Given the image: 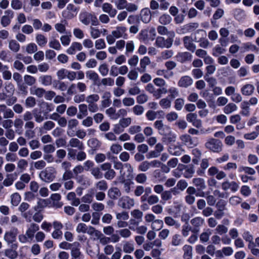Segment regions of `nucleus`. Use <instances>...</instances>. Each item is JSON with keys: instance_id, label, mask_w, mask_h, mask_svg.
Segmentation results:
<instances>
[{"instance_id": "nucleus-49", "label": "nucleus", "mask_w": 259, "mask_h": 259, "mask_svg": "<svg viewBox=\"0 0 259 259\" xmlns=\"http://www.w3.org/2000/svg\"><path fill=\"white\" fill-rule=\"evenodd\" d=\"M66 152L63 149H60L56 151V157L57 159L55 160V162L59 163L62 162V160L65 157Z\"/></svg>"}, {"instance_id": "nucleus-54", "label": "nucleus", "mask_w": 259, "mask_h": 259, "mask_svg": "<svg viewBox=\"0 0 259 259\" xmlns=\"http://www.w3.org/2000/svg\"><path fill=\"white\" fill-rule=\"evenodd\" d=\"M23 78L25 83L28 86L33 85L36 82V78L30 75H25Z\"/></svg>"}, {"instance_id": "nucleus-27", "label": "nucleus", "mask_w": 259, "mask_h": 259, "mask_svg": "<svg viewBox=\"0 0 259 259\" xmlns=\"http://www.w3.org/2000/svg\"><path fill=\"white\" fill-rule=\"evenodd\" d=\"M16 239V233L10 231L5 233L4 239L8 244H10L15 241Z\"/></svg>"}, {"instance_id": "nucleus-46", "label": "nucleus", "mask_w": 259, "mask_h": 259, "mask_svg": "<svg viewBox=\"0 0 259 259\" xmlns=\"http://www.w3.org/2000/svg\"><path fill=\"white\" fill-rule=\"evenodd\" d=\"M256 49V47L250 42L243 43L240 47L241 52L244 53L249 50L254 51Z\"/></svg>"}, {"instance_id": "nucleus-41", "label": "nucleus", "mask_w": 259, "mask_h": 259, "mask_svg": "<svg viewBox=\"0 0 259 259\" xmlns=\"http://www.w3.org/2000/svg\"><path fill=\"white\" fill-rule=\"evenodd\" d=\"M78 121L76 119H71L68 121V130L67 131V134L69 137L73 136V133H70V130H72L73 128L77 126Z\"/></svg>"}, {"instance_id": "nucleus-57", "label": "nucleus", "mask_w": 259, "mask_h": 259, "mask_svg": "<svg viewBox=\"0 0 259 259\" xmlns=\"http://www.w3.org/2000/svg\"><path fill=\"white\" fill-rule=\"evenodd\" d=\"M171 17L168 14H163L159 18V22L162 25H167L171 21Z\"/></svg>"}, {"instance_id": "nucleus-15", "label": "nucleus", "mask_w": 259, "mask_h": 259, "mask_svg": "<svg viewBox=\"0 0 259 259\" xmlns=\"http://www.w3.org/2000/svg\"><path fill=\"white\" fill-rule=\"evenodd\" d=\"M96 189L92 188L88 190V193L84 194L81 198V201L82 203L90 204L94 200Z\"/></svg>"}, {"instance_id": "nucleus-16", "label": "nucleus", "mask_w": 259, "mask_h": 259, "mask_svg": "<svg viewBox=\"0 0 259 259\" xmlns=\"http://www.w3.org/2000/svg\"><path fill=\"white\" fill-rule=\"evenodd\" d=\"M193 82V79L189 76L185 75L182 76L178 82L179 87L187 88L191 86Z\"/></svg>"}, {"instance_id": "nucleus-28", "label": "nucleus", "mask_w": 259, "mask_h": 259, "mask_svg": "<svg viewBox=\"0 0 259 259\" xmlns=\"http://www.w3.org/2000/svg\"><path fill=\"white\" fill-rule=\"evenodd\" d=\"M39 81L44 86H50L52 84L53 78L50 75H42L39 77Z\"/></svg>"}, {"instance_id": "nucleus-13", "label": "nucleus", "mask_w": 259, "mask_h": 259, "mask_svg": "<svg viewBox=\"0 0 259 259\" xmlns=\"http://www.w3.org/2000/svg\"><path fill=\"white\" fill-rule=\"evenodd\" d=\"M221 187L224 191L230 189L232 192H236L238 191L239 185L236 182L226 181L222 183Z\"/></svg>"}, {"instance_id": "nucleus-61", "label": "nucleus", "mask_w": 259, "mask_h": 259, "mask_svg": "<svg viewBox=\"0 0 259 259\" xmlns=\"http://www.w3.org/2000/svg\"><path fill=\"white\" fill-rule=\"evenodd\" d=\"M242 200V198L238 196H233L229 198V203L231 205L235 206L241 203Z\"/></svg>"}, {"instance_id": "nucleus-14", "label": "nucleus", "mask_w": 259, "mask_h": 259, "mask_svg": "<svg viewBox=\"0 0 259 259\" xmlns=\"http://www.w3.org/2000/svg\"><path fill=\"white\" fill-rule=\"evenodd\" d=\"M68 146L69 148H76L78 150H83L84 148L83 142L77 138H71L68 142Z\"/></svg>"}, {"instance_id": "nucleus-5", "label": "nucleus", "mask_w": 259, "mask_h": 259, "mask_svg": "<svg viewBox=\"0 0 259 259\" xmlns=\"http://www.w3.org/2000/svg\"><path fill=\"white\" fill-rule=\"evenodd\" d=\"M222 142L217 139L210 138L205 144V147L213 152H220L222 149Z\"/></svg>"}, {"instance_id": "nucleus-17", "label": "nucleus", "mask_w": 259, "mask_h": 259, "mask_svg": "<svg viewBox=\"0 0 259 259\" xmlns=\"http://www.w3.org/2000/svg\"><path fill=\"white\" fill-rule=\"evenodd\" d=\"M140 19L144 23H149L152 17V13L148 8H145L143 9L140 14Z\"/></svg>"}, {"instance_id": "nucleus-47", "label": "nucleus", "mask_w": 259, "mask_h": 259, "mask_svg": "<svg viewBox=\"0 0 259 259\" xmlns=\"http://www.w3.org/2000/svg\"><path fill=\"white\" fill-rule=\"evenodd\" d=\"M240 107L242 109L241 114L244 116L249 115V105L247 101H243L241 103Z\"/></svg>"}, {"instance_id": "nucleus-35", "label": "nucleus", "mask_w": 259, "mask_h": 259, "mask_svg": "<svg viewBox=\"0 0 259 259\" xmlns=\"http://www.w3.org/2000/svg\"><path fill=\"white\" fill-rule=\"evenodd\" d=\"M184 251V259H192V247L189 245H185L183 247Z\"/></svg>"}, {"instance_id": "nucleus-62", "label": "nucleus", "mask_w": 259, "mask_h": 259, "mask_svg": "<svg viewBox=\"0 0 259 259\" xmlns=\"http://www.w3.org/2000/svg\"><path fill=\"white\" fill-rule=\"evenodd\" d=\"M211 235V231L209 229H207L201 234L200 236V240L202 242H206L209 240V237Z\"/></svg>"}, {"instance_id": "nucleus-11", "label": "nucleus", "mask_w": 259, "mask_h": 259, "mask_svg": "<svg viewBox=\"0 0 259 259\" xmlns=\"http://www.w3.org/2000/svg\"><path fill=\"white\" fill-rule=\"evenodd\" d=\"M73 247L71 248V259H83V255L80 251V244L78 242H75L72 243Z\"/></svg>"}, {"instance_id": "nucleus-39", "label": "nucleus", "mask_w": 259, "mask_h": 259, "mask_svg": "<svg viewBox=\"0 0 259 259\" xmlns=\"http://www.w3.org/2000/svg\"><path fill=\"white\" fill-rule=\"evenodd\" d=\"M35 40L36 43L40 47H44L47 43V38L41 33H38L36 35Z\"/></svg>"}, {"instance_id": "nucleus-12", "label": "nucleus", "mask_w": 259, "mask_h": 259, "mask_svg": "<svg viewBox=\"0 0 259 259\" xmlns=\"http://www.w3.org/2000/svg\"><path fill=\"white\" fill-rule=\"evenodd\" d=\"M6 101V104L11 106L14 105L17 101V98L15 96H10L6 92H0V101Z\"/></svg>"}, {"instance_id": "nucleus-21", "label": "nucleus", "mask_w": 259, "mask_h": 259, "mask_svg": "<svg viewBox=\"0 0 259 259\" xmlns=\"http://www.w3.org/2000/svg\"><path fill=\"white\" fill-rule=\"evenodd\" d=\"M255 88L253 84L247 83L243 85L241 88V92L244 96H249L254 93Z\"/></svg>"}, {"instance_id": "nucleus-7", "label": "nucleus", "mask_w": 259, "mask_h": 259, "mask_svg": "<svg viewBox=\"0 0 259 259\" xmlns=\"http://www.w3.org/2000/svg\"><path fill=\"white\" fill-rule=\"evenodd\" d=\"M173 43L172 38L165 39L162 36H158L156 38L155 45L156 47L160 48H169L171 47Z\"/></svg>"}, {"instance_id": "nucleus-10", "label": "nucleus", "mask_w": 259, "mask_h": 259, "mask_svg": "<svg viewBox=\"0 0 259 259\" xmlns=\"http://www.w3.org/2000/svg\"><path fill=\"white\" fill-rule=\"evenodd\" d=\"M190 223L192 226V232H198L203 225L204 219L200 217H196L191 219Z\"/></svg>"}, {"instance_id": "nucleus-40", "label": "nucleus", "mask_w": 259, "mask_h": 259, "mask_svg": "<svg viewBox=\"0 0 259 259\" xmlns=\"http://www.w3.org/2000/svg\"><path fill=\"white\" fill-rule=\"evenodd\" d=\"M92 228V226H87L85 224L83 223H79L76 228V231L78 233H87L89 232L90 229Z\"/></svg>"}, {"instance_id": "nucleus-43", "label": "nucleus", "mask_w": 259, "mask_h": 259, "mask_svg": "<svg viewBox=\"0 0 259 259\" xmlns=\"http://www.w3.org/2000/svg\"><path fill=\"white\" fill-rule=\"evenodd\" d=\"M134 179L137 183L144 184L147 181L148 178L146 174L139 173L135 176Z\"/></svg>"}, {"instance_id": "nucleus-38", "label": "nucleus", "mask_w": 259, "mask_h": 259, "mask_svg": "<svg viewBox=\"0 0 259 259\" xmlns=\"http://www.w3.org/2000/svg\"><path fill=\"white\" fill-rule=\"evenodd\" d=\"M9 49L14 53H17L20 48L19 44L15 39H11L9 41Z\"/></svg>"}, {"instance_id": "nucleus-19", "label": "nucleus", "mask_w": 259, "mask_h": 259, "mask_svg": "<svg viewBox=\"0 0 259 259\" xmlns=\"http://www.w3.org/2000/svg\"><path fill=\"white\" fill-rule=\"evenodd\" d=\"M183 41L184 47L189 51L192 52L196 49V46L193 42V39L191 36H186L183 37Z\"/></svg>"}, {"instance_id": "nucleus-3", "label": "nucleus", "mask_w": 259, "mask_h": 259, "mask_svg": "<svg viewBox=\"0 0 259 259\" xmlns=\"http://www.w3.org/2000/svg\"><path fill=\"white\" fill-rule=\"evenodd\" d=\"M79 19L85 25H88L90 23L93 26L99 25L97 17L94 14L88 12H81L79 16Z\"/></svg>"}, {"instance_id": "nucleus-58", "label": "nucleus", "mask_w": 259, "mask_h": 259, "mask_svg": "<svg viewBox=\"0 0 259 259\" xmlns=\"http://www.w3.org/2000/svg\"><path fill=\"white\" fill-rule=\"evenodd\" d=\"M4 254L10 259H15L18 256V253L16 251L12 249H7L4 250Z\"/></svg>"}, {"instance_id": "nucleus-31", "label": "nucleus", "mask_w": 259, "mask_h": 259, "mask_svg": "<svg viewBox=\"0 0 259 259\" xmlns=\"http://www.w3.org/2000/svg\"><path fill=\"white\" fill-rule=\"evenodd\" d=\"M150 58L147 56L144 57L140 60V68L138 69V70L140 72H145L146 71L147 66L150 64Z\"/></svg>"}, {"instance_id": "nucleus-24", "label": "nucleus", "mask_w": 259, "mask_h": 259, "mask_svg": "<svg viewBox=\"0 0 259 259\" xmlns=\"http://www.w3.org/2000/svg\"><path fill=\"white\" fill-rule=\"evenodd\" d=\"M176 139L177 136L176 134L170 131L166 135L162 137L161 140L163 143L166 144H168L171 143H174L176 141Z\"/></svg>"}, {"instance_id": "nucleus-26", "label": "nucleus", "mask_w": 259, "mask_h": 259, "mask_svg": "<svg viewBox=\"0 0 259 259\" xmlns=\"http://www.w3.org/2000/svg\"><path fill=\"white\" fill-rule=\"evenodd\" d=\"M82 46L80 42H73L71 44L70 47L67 50L66 52L70 55H73L76 51H80L82 50Z\"/></svg>"}, {"instance_id": "nucleus-64", "label": "nucleus", "mask_w": 259, "mask_h": 259, "mask_svg": "<svg viewBox=\"0 0 259 259\" xmlns=\"http://www.w3.org/2000/svg\"><path fill=\"white\" fill-rule=\"evenodd\" d=\"M131 215L135 218L141 222L142 219L143 213L140 210L138 209H135L131 212Z\"/></svg>"}, {"instance_id": "nucleus-63", "label": "nucleus", "mask_w": 259, "mask_h": 259, "mask_svg": "<svg viewBox=\"0 0 259 259\" xmlns=\"http://www.w3.org/2000/svg\"><path fill=\"white\" fill-rule=\"evenodd\" d=\"M4 89L7 94L10 95V96H13L12 95L14 94L15 92V87L12 83H6Z\"/></svg>"}, {"instance_id": "nucleus-51", "label": "nucleus", "mask_w": 259, "mask_h": 259, "mask_svg": "<svg viewBox=\"0 0 259 259\" xmlns=\"http://www.w3.org/2000/svg\"><path fill=\"white\" fill-rule=\"evenodd\" d=\"M163 226V222L161 220L156 219L151 223V228L153 230L159 231Z\"/></svg>"}, {"instance_id": "nucleus-44", "label": "nucleus", "mask_w": 259, "mask_h": 259, "mask_svg": "<svg viewBox=\"0 0 259 259\" xmlns=\"http://www.w3.org/2000/svg\"><path fill=\"white\" fill-rule=\"evenodd\" d=\"M200 96L204 98L207 102L208 103L209 106L211 107L210 103H213L214 101L212 100L213 96L210 94L207 90H204L200 93Z\"/></svg>"}, {"instance_id": "nucleus-56", "label": "nucleus", "mask_w": 259, "mask_h": 259, "mask_svg": "<svg viewBox=\"0 0 259 259\" xmlns=\"http://www.w3.org/2000/svg\"><path fill=\"white\" fill-rule=\"evenodd\" d=\"M90 32L91 36L93 39L99 37L102 33V31H100V29L92 26L90 28Z\"/></svg>"}, {"instance_id": "nucleus-6", "label": "nucleus", "mask_w": 259, "mask_h": 259, "mask_svg": "<svg viewBox=\"0 0 259 259\" xmlns=\"http://www.w3.org/2000/svg\"><path fill=\"white\" fill-rule=\"evenodd\" d=\"M118 205L122 209H130L135 205V200L128 196H123L118 201Z\"/></svg>"}, {"instance_id": "nucleus-23", "label": "nucleus", "mask_w": 259, "mask_h": 259, "mask_svg": "<svg viewBox=\"0 0 259 259\" xmlns=\"http://www.w3.org/2000/svg\"><path fill=\"white\" fill-rule=\"evenodd\" d=\"M121 195L120 190L117 187L110 188L107 193L108 196L113 200H116Z\"/></svg>"}, {"instance_id": "nucleus-18", "label": "nucleus", "mask_w": 259, "mask_h": 259, "mask_svg": "<svg viewBox=\"0 0 259 259\" xmlns=\"http://www.w3.org/2000/svg\"><path fill=\"white\" fill-rule=\"evenodd\" d=\"M102 11L107 13L111 18L114 17L117 14V10L114 8L111 4L108 3H105L102 6Z\"/></svg>"}, {"instance_id": "nucleus-8", "label": "nucleus", "mask_w": 259, "mask_h": 259, "mask_svg": "<svg viewBox=\"0 0 259 259\" xmlns=\"http://www.w3.org/2000/svg\"><path fill=\"white\" fill-rule=\"evenodd\" d=\"M14 17V12L10 9L6 10L1 18V24L3 27L8 26Z\"/></svg>"}, {"instance_id": "nucleus-32", "label": "nucleus", "mask_w": 259, "mask_h": 259, "mask_svg": "<svg viewBox=\"0 0 259 259\" xmlns=\"http://www.w3.org/2000/svg\"><path fill=\"white\" fill-rule=\"evenodd\" d=\"M123 251L124 253L128 254L133 252L135 250L134 244L132 241H125L123 244Z\"/></svg>"}, {"instance_id": "nucleus-36", "label": "nucleus", "mask_w": 259, "mask_h": 259, "mask_svg": "<svg viewBox=\"0 0 259 259\" xmlns=\"http://www.w3.org/2000/svg\"><path fill=\"white\" fill-rule=\"evenodd\" d=\"M233 253V249L231 247H224L222 248V251L218 250L217 251V256L223 257V254L226 256H230Z\"/></svg>"}, {"instance_id": "nucleus-22", "label": "nucleus", "mask_w": 259, "mask_h": 259, "mask_svg": "<svg viewBox=\"0 0 259 259\" xmlns=\"http://www.w3.org/2000/svg\"><path fill=\"white\" fill-rule=\"evenodd\" d=\"M17 174L16 172L8 174L3 182V184L5 187L11 186L14 182L17 179Z\"/></svg>"}, {"instance_id": "nucleus-1", "label": "nucleus", "mask_w": 259, "mask_h": 259, "mask_svg": "<svg viewBox=\"0 0 259 259\" xmlns=\"http://www.w3.org/2000/svg\"><path fill=\"white\" fill-rule=\"evenodd\" d=\"M39 229V226L34 223L30 224L27 226L25 234H20L18 236L19 241L22 243H31L32 241L35 232Z\"/></svg>"}, {"instance_id": "nucleus-60", "label": "nucleus", "mask_w": 259, "mask_h": 259, "mask_svg": "<svg viewBox=\"0 0 259 259\" xmlns=\"http://www.w3.org/2000/svg\"><path fill=\"white\" fill-rule=\"evenodd\" d=\"M163 112L162 110L155 112L153 110H148L146 113V116L147 118L150 121L154 120L157 116V113H163Z\"/></svg>"}, {"instance_id": "nucleus-42", "label": "nucleus", "mask_w": 259, "mask_h": 259, "mask_svg": "<svg viewBox=\"0 0 259 259\" xmlns=\"http://www.w3.org/2000/svg\"><path fill=\"white\" fill-rule=\"evenodd\" d=\"M158 33L160 35H168L169 34L172 37L175 35L174 31H168L167 28L164 26H158L157 28Z\"/></svg>"}, {"instance_id": "nucleus-59", "label": "nucleus", "mask_w": 259, "mask_h": 259, "mask_svg": "<svg viewBox=\"0 0 259 259\" xmlns=\"http://www.w3.org/2000/svg\"><path fill=\"white\" fill-rule=\"evenodd\" d=\"M21 196L18 193H14L11 195V202L13 206H17L21 201Z\"/></svg>"}, {"instance_id": "nucleus-53", "label": "nucleus", "mask_w": 259, "mask_h": 259, "mask_svg": "<svg viewBox=\"0 0 259 259\" xmlns=\"http://www.w3.org/2000/svg\"><path fill=\"white\" fill-rule=\"evenodd\" d=\"M165 223L169 226H175L178 228L180 227V224L176 220H175L171 217H166L164 218Z\"/></svg>"}, {"instance_id": "nucleus-55", "label": "nucleus", "mask_w": 259, "mask_h": 259, "mask_svg": "<svg viewBox=\"0 0 259 259\" xmlns=\"http://www.w3.org/2000/svg\"><path fill=\"white\" fill-rule=\"evenodd\" d=\"M32 112H33L35 121L37 123H41L45 119H47V117H45L44 115H41L40 112H37L36 108L32 110Z\"/></svg>"}, {"instance_id": "nucleus-52", "label": "nucleus", "mask_w": 259, "mask_h": 259, "mask_svg": "<svg viewBox=\"0 0 259 259\" xmlns=\"http://www.w3.org/2000/svg\"><path fill=\"white\" fill-rule=\"evenodd\" d=\"M13 124L16 128V132L20 134L21 133V130L23 125V120L20 118H16L13 122Z\"/></svg>"}, {"instance_id": "nucleus-33", "label": "nucleus", "mask_w": 259, "mask_h": 259, "mask_svg": "<svg viewBox=\"0 0 259 259\" xmlns=\"http://www.w3.org/2000/svg\"><path fill=\"white\" fill-rule=\"evenodd\" d=\"M111 94L109 92H105L103 96V100L102 101L101 104L103 107L106 108L109 107L111 104Z\"/></svg>"}, {"instance_id": "nucleus-30", "label": "nucleus", "mask_w": 259, "mask_h": 259, "mask_svg": "<svg viewBox=\"0 0 259 259\" xmlns=\"http://www.w3.org/2000/svg\"><path fill=\"white\" fill-rule=\"evenodd\" d=\"M168 151L171 155L180 156L183 153L184 150L180 146L171 145L169 147Z\"/></svg>"}, {"instance_id": "nucleus-20", "label": "nucleus", "mask_w": 259, "mask_h": 259, "mask_svg": "<svg viewBox=\"0 0 259 259\" xmlns=\"http://www.w3.org/2000/svg\"><path fill=\"white\" fill-rule=\"evenodd\" d=\"M126 31V27L124 26H117L111 33L117 39L120 37L126 38L127 36V34L125 33Z\"/></svg>"}, {"instance_id": "nucleus-9", "label": "nucleus", "mask_w": 259, "mask_h": 259, "mask_svg": "<svg viewBox=\"0 0 259 259\" xmlns=\"http://www.w3.org/2000/svg\"><path fill=\"white\" fill-rule=\"evenodd\" d=\"M77 11L76 8L73 4H69L62 12V16L66 19H71L76 15Z\"/></svg>"}, {"instance_id": "nucleus-48", "label": "nucleus", "mask_w": 259, "mask_h": 259, "mask_svg": "<svg viewBox=\"0 0 259 259\" xmlns=\"http://www.w3.org/2000/svg\"><path fill=\"white\" fill-rule=\"evenodd\" d=\"M95 187L96 188V190L100 191H105L108 189V184L105 180H101L96 183Z\"/></svg>"}, {"instance_id": "nucleus-34", "label": "nucleus", "mask_w": 259, "mask_h": 259, "mask_svg": "<svg viewBox=\"0 0 259 259\" xmlns=\"http://www.w3.org/2000/svg\"><path fill=\"white\" fill-rule=\"evenodd\" d=\"M87 77L93 81L95 84H97L99 80V76L97 73L93 70H89L86 72Z\"/></svg>"}, {"instance_id": "nucleus-37", "label": "nucleus", "mask_w": 259, "mask_h": 259, "mask_svg": "<svg viewBox=\"0 0 259 259\" xmlns=\"http://www.w3.org/2000/svg\"><path fill=\"white\" fill-rule=\"evenodd\" d=\"M237 105L234 103H229L223 108V112L226 114H230L237 110Z\"/></svg>"}, {"instance_id": "nucleus-2", "label": "nucleus", "mask_w": 259, "mask_h": 259, "mask_svg": "<svg viewBox=\"0 0 259 259\" xmlns=\"http://www.w3.org/2000/svg\"><path fill=\"white\" fill-rule=\"evenodd\" d=\"M57 171L53 166H49L41 170L39 174V179L45 183H51L56 178Z\"/></svg>"}, {"instance_id": "nucleus-4", "label": "nucleus", "mask_w": 259, "mask_h": 259, "mask_svg": "<svg viewBox=\"0 0 259 259\" xmlns=\"http://www.w3.org/2000/svg\"><path fill=\"white\" fill-rule=\"evenodd\" d=\"M192 183L197 190L196 196L204 197L205 196V193L203 192V190L206 188L205 180L201 178H194L192 181Z\"/></svg>"}, {"instance_id": "nucleus-25", "label": "nucleus", "mask_w": 259, "mask_h": 259, "mask_svg": "<svg viewBox=\"0 0 259 259\" xmlns=\"http://www.w3.org/2000/svg\"><path fill=\"white\" fill-rule=\"evenodd\" d=\"M30 93L32 95L41 98L44 96V94L46 93V90L42 88L34 86L30 88Z\"/></svg>"}, {"instance_id": "nucleus-50", "label": "nucleus", "mask_w": 259, "mask_h": 259, "mask_svg": "<svg viewBox=\"0 0 259 259\" xmlns=\"http://www.w3.org/2000/svg\"><path fill=\"white\" fill-rule=\"evenodd\" d=\"M36 104V101L34 97L29 96L25 100V105L27 108H32Z\"/></svg>"}, {"instance_id": "nucleus-29", "label": "nucleus", "mask_w": 259, "mask_h": 259, "mask_svg": "<svg viewBox=\"0 0 259 259\" xmlns=\"http://www.w3.org/2000/svg\"><path fill=\"white\" fill-rule=\"evenodd\" d=\"M177 59L178 61L183 63L187 61H190L192 59V55L188 52L179 53L176 56Z\"/></svg>"}, {"instance_id": "nucleus-45", "label": "nucleus", "mask_w": 259, "mask_h": 259, "mask_svg": "<svg viewBox=\"0 0 259 259\" xmlns=\"http://www.w3.org/2000/svg\"><path fill=\"white\" fill-rule=\"evenodd\" d=\"M40 107L42 108H45V110L44 111V115L52 111L54 108V106L52 103H49L46 102H42L40 104Z\"/></svg>"}]
</instances>
